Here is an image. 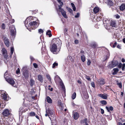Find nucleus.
I'll use <instances>...</instances> for the list:
<instances>
[{
  "label": "nucleus",
  "instance_id": "6",
  "mask_svg": "<svg viewBox=\"0 0 125 125\" xmlns=\"http://www.w3.org/2000/svg\"><path fill=\"white\" fill-rule=\"evenodd\" d=\"M97 81L98 83L100 85H103L105 83L104 79L103 78L98 79Z\"/></svg>",
  "mask_w": 125,
  "mask_h": 125
},
{
  "label": "nucleus",
  "instance_id": "21",
  "mask_svg": "<svg viewBox=\"0 0 125 125\" xmlns=\"http://www.w3.org/2000/svg\"><path fill=\"white\" fill-rule=\"evenodd\" d=\"M108 3V5L111 6H112L114 5V3L112 1L110 0H108L107 1Z\"/></svg>",
  "mask_w": 125,
  "mask_h": 125
},
{
  "label": "nucleus",
  "instance_id": "42",
  "mask_svg": "<svg viewBox=\"0 0 125 125\" xmlns=\"http://www.w3.org/2000/svg\"><path fill=\"white\" fill-rule=\"evenodd\" d=\"M43 30L42 29H40L38 30V32L40 34L43 33Z\"/></svg>",
  "mask_w": 125,
  "mask_h": 125
},
{
  "label": "nucleus",
  "instance_id": "41",
  "mask_svg": "<svg viewBox=\"0 0 125 125\" xmlns=\"http://www.w3.org/2000/svg\"><path fill=\"white\" fill-rule=\"evenodd\" d=\"M33 65L35 68H38V65L36 63H33Z\"/></svg>",
  "mask_w": 125,
  "mask_h": 125
},
{
  "label": "nucleus",
  "instance_id": "44",
  "mask_svg": "<svg viewBox=\"0 0 125 125\" xmlns=\"http://www.w3.org/2000/svg\"><path fill=\"white\" fill-rule=\"evenodd\" d=\"M85 78L89 81H90L91 80V78L89 77L87 75H86Z\"/></svg>",
  "mask_w": 125,
  "mask_h": 125
},
{
  "label": "nucleus",
  "instance_id": "50",
  "mask_svg": "<svg viewBox=\"0 0 125 125\" xmlns=\"http://www.w3.org/2000/svg\"><path fill=\"white\" fill-rule=\"evenodd\" d=\"M67 8H68V10L69 12L70 13H71L72 12L73 10L71 8H68L67 7Z\"/></svg>",
  "mask_w": 125,
  "mask_h": 125
},
{
  "label": "nucleus",
  "instance_id": "18",
  "mask_svg": "<svg viewBox=\"0 0 125 125\" xmlns=\"http://www.w3.org/2000/svg\"><path fill=\"white\" fill-rule=\"evenodd\" d=\"M46 99L48 103L50 104L52 103V100L49 96H47Z\"/></svg>",
  "mask_w": 125,
  "mask_h": 125
},
{
  "label": "nucleus",
  "instance_id": "46",
  "mask_svg": "<svg viewBox=\"0 0 125 125\" xmlns=\"http://www.w3.org/2000/svg\"><path fill=\"white\" fill-rule=\"evenodd\" d=\"M125 63H124L123 64L122 68V70L123 71H124V70L125 68Z\"/></svg>",
  "mask_w": 125,
  "mask_h": 125
},
{
  "label": "nucleus",
  "instance_id": "43",
  "mask_svg": "<svg viewBox=\"0 0 125 125\" xmlns=\"http://www.w3.org/2000/svg\"><path fill=\"white\" fill-rule=\"evenodd\" d=\"M20 70L19 68H18L17 70L16 73L17 74H20Z\"/></svg>",
  "mask_w": 125,
  "mask_h": 125
},
{
  "label": "nucleus",
  "instance_id": "1",
  "mask_svg": "<svg viewBox=\"0 0 125 125\" xmlns=\"http://www.w3.org/2000/svg\"><path fill=\"white\" fill-rule=\"evenodd\" d=\"M53 42L54 43L51 45L50 49L51 51L54 54H57V52H56L57 49V44L59 46H61L62 43L61 41L59 39H53Z\"/></svg>",
  "mask_w": 125,
  "mask_h": 125
},
{
  "label": "nucleus",
  "instance_id": "17",
  "mask_svg": "<svg viewBox=\"0 0 125 125\" xmlns=\"http://www.w3.org/2000/svg\"><path fill=\"white\" fill-rule=\"evenodd\" d=\"M120 9L121 10L123 11L125 9V4H122L120 7Z\"/></svg>",
  "mask_w": 125,
  "mask_h": 125
},
{
  "label": "nucleus",
  "instance_id": "4",
  "mask_svg": "<svg viewBox=\"0 0 125 125\" xmlns=\"http://www.w3.org/2000/svg\"><path fill=\"white\" fill-rule=\"evenodd\" d=\"M6 81L10 85L14 86V85L15 84V82L12 78L10 77Z\"/></svg>",
  "mask_w": 125,
  "mask_h": 125
},
{
  "label": "nucleus",
  "instance_id": "26",
  "mask_svg": "<svg viewBox=\"0 0 125 125\" xmlns=\"http://www.w3.org/2000/svg\"><path fill=\"white\" fill-rule=\"evenodd\" d=\"M34 80L32 79H31L30 80V84L31 86H32L34 84Z\"/></svg>",
  "mask_w": 125,
  "mask_h": 125
},
{
  "label": "nucleus",
  "instance_id": "14",
  "mask_svg": "<svg viewBox=\"0 0 125 125\" xmlns=\"http://www.w3.org/2000/svg\"><path fill=\"white\" fill-rule=\"evenodd\" d=\"M31 105L32 104L30 103L26 104H25L24 105V108L27 107L28 108V109H29L30 111V107Z\"/></svg>",
  "mask_w": 125,
  "mask_h": 125
},
{
  "label": "nucleus",
  "instance_id": "52",
  "mask_svg": "<svg viewBox=\"0 0 125 125\" xmlns=\"http://www.w3.org/2000/svg\"><path fill=\"white\" fill-rule=\"evenodd\" d=\"M68 31V30L66 28H65V30L64 31V34L65 35V34L66 33V34H67Z\"/></svg>",
  "mask_w": 125,
  "mask_h": 125
},
{
  "label": "nucleus",
  "instance_id": "22",
  "mask_svg": "<svg viewBox=\"0 0 125 125\" xmlns=\"http://www.w3.org/2000/svg\"><path fill=\"white\" fill-rule=\"evenodd\" d=\"M35 115V113L33 111L31 112L30 113H29L28 116H34Z\"/></svg>",
  "mask_w": 125,
  "mask_h": 125
},
{
  "label": "nucleus",
  "instance_id": "8",
  "mask_svg": "<svg viewBox=\"0 0 125 125\" xmlns=\"http://www.w3.org/2000/svg\"><path fill=\"white\" fill-rule=\"evenodd\" d=\"M11 75L10 73H8L7 71L4 73V77L6 80L11 77Z\"/></svg>",
  "mask_w": 125,
  "mask_h": 125
},
{
  "label": "nucleus",
  "instance_id": "59",
  "mask_svg": "<svg viewBox=\"0 0 125 125\" xmlns=\"http://www.w3.org/2000/svg\"><path fill=\"white\" fill-rule=\"evenodd\" d=\"M100 110H101V113L102 114H104V110L102 108H101Z\"/></svg>",
  "mask_w": 125,
  "mask_h": 125
},
{
  "label": "nucleus",
  "instance_id": "38",
  "mask_svg": "<svg viewBox=\"0 0 125 125\" xmlns=\"http://www.w3.org/2000/svg\"><path fill=\"white\" fill-rule=\"evenodd\" d=\"M14 51V48L13 47H11L10 49V53L11 55H12Z\"/></svg>",
  "mask_w": 125,
  "mask_h": 125
},
{
  "label": "nucleus",
  "instance_id": "45",
  "mask_svg": "<svg viewBox=\"0 0 125 125\" xmlns=\"http://www.w3.org/2000/svg\"><path fill=\"white\" fill-rule=\"evenodd\" d=\"M30 58L31 59V62H32L35 59L34 58L31 56H30Z\"/></svg>",
  "mask_w": 125,
  "mask_h": 125
},
{
  "label": "nucleus",
  "instance_id": "34",
  "mask_svg": "<svg viewBox=\"0 0 125 125\" xmlns=\"http://www.w3.org/2000/svg\"><path fill=\"white\" fill-rule=\"evenodd\" d=\"M113 62L115 67L117 66L118 65V63L117 61V60L113 61Z\"/></svg>",
  "mask_w": 125,
  "mask_h": 125
},
{
  "label": "nucleus",
  "instance_id": "61",
  "mask_svg": "<svg viewBox=\"0 0 125 125\" xmlns=\"http://www.w3.org/2000/svg\"><path fill=\"white\" fill-rule=\"evenodd\" d=\"M74 42L75 44H77L78 43L79 41L78 40H75Z\"/></svg>",
  "mask_w": 125,
  "mask_h": 125
},
{
  "label": "nucleus",
  "instance_id": "7",
  "mask_svg": "<svg viewBox=\"0 0 125 125\" xmlns=\"http://www.w3.org/2000/svg\"><path fill=\"white\" fill-rule=\"evenodd\" d=\"M22 74L23 78L25 79H27L28 78L29 76V73L27 71L23 72Z\"/></svg>",
  "mask_w": 125,
  "mask_h": 125
},
{
  "label": "nucleus",
  "instance_id": "20",
  "mask_svg": "<svg viewBox=\"0 0 125 125\" xmlns=\"http://www.w3.org/2000/svg\"><path fill=\"white\" fill-rule=\"evenodd\" d=\"M108 66L109 67L111 68L115 67L113 62V61H112L108 65Z\"/></svg>",
  "mask_w": 125,
  "mask_h": 125
},
{
  "label": "nucleus",
  "instance_id": "60",
  "mask_svg": "<svg viewBox=\"0 0 125 125\" xmlns=\"http://www.w3.org/2000/svg\"><path fill=\"white\" fill-rule=\"evenodd\" d=\"M91 84L92 87L94 88L95 87V85L94 82H92L91 83Z\"/></svg>",
  "mask_w": 125,
  "mask_h": 125
},
{
  "label": "nucleus",
  "instance_id": "3",
  "mask_svg": "<svg viewBox=\"0 0 125 125\" xmlns=\"http://www.w3.org/2000/svg\"><path fill=\"white\" fill-rule=\"evenodd\" d=\"M39 24V22H36V21L31 22L29 23L30 26H33V28H32V29H34L38 27Z\"/></svg>",
  "mask_w": 125,
  "mask_h": 125
},
{
  "label": "nucleus",
  "instance_id": "16",
  "mask_svg": "<svg viewBox=\"0 0 125 125\" xmlns=\"http://www.w3.org/2000/svg\"><path fill=\"white\" fill-rule=\"evenodd\" d=\"M105 108L106 109V110H107V111L109 113H110V110L112 111L113 110V107L112 106H110L109 107H109L107 106H106L105 107Z\"/></svg>",
  "mask_w": 125,
  "mask_h": 125
},
{
  "label": "nucleus",
  "instance_id": "48",
  "mask_svg": "<svg viewBox=\"0 0 125 125\" xmlns=\"http://www.w3.org/2000/svg\"><path fill=\"white\" fill-rule=\"evenodd\" d=\"M109 53H108L107 55H106L105 56V57H106V59L105 60H106L108 58H109Z\"/></svg>",
  "mask_w": 125,
  "mask_h": 125
},
{
  "label": "nucleus",
  "instance_id": "35",
  "mask_svg": "<svg viewBox=\"0 0 125 125\" xmlns=\"http://www.w3.org/2000/svg\"><path fill=\"white\" fill-rule=\"evenodd\" d=\"M100 103L102 104L105 105L107 104V102L105 100H102L100 101Z\"/></svg>",
  "mask_w": 125,
  "mask_h": 125
},
{
  "label": "nucleus",
  "instance_id": "12",
  "mask_svg": "<svg viewBox=\"0 0 125 125\" xmlns=\"http://www.w3.org/2000/svg\"><path fill=\"white\" fill-rule=\"evenodd\" d=\"M1 96L2 97L3 99L5 100H7V95L4 92L3 93H1Z\"/></svg>",
  "mask_w": 125,
  "mask_h": 125
},
{
  "label": "nucleus",
  "instance_id": "15",
  "mask_svg": "<svg viewBox=\"0 0 125 125\" xmlns=\"http://www.w3.org/2000/svg\"><path fill=\"white\" fill-rule=\"evenodd\" d=\"M38 80L41 83L43 82V78L42 76L41 75H39L38 76Z\"/></svg>",
  "mask_w": 125,
  "mask_h": 125
},
{
  "label": "nucleus",
  "instance_id": "64",
  "mask_svg": "<svg viewBox=\"0 0 125 125\" xmlns=\"http://www.w3.org/2000/svg\"><path fill=\"white\" fill-rule=\"evenodd\" d=\"M28 23V21L26 19L25 20V22L24 23L25 24V25H27V24Z\"/></svg>",
  "mask_w": 125,
  "mask_h": 125
},
{
  "label": "nucleus",
  "instance_id": "9",
  "mask_svg": "<svg viewBox=\"0 0 125 125\" xmlns=\"http://www.w3.org/2000/svg\"><path fill=\"white\" fill-rule=\"evenodd\" d=\"M73 114V118L75 120L77 119L79 117V114L77 112H74Z\"/></svg>",
  "mask_w": 125,
  "mask_h": 125
},
{
  "label": "nucleus",
  "instance_id": "24",
  "mask_svg": "<svg viewBox=\"0 0 125 125\" xmlns=\"http://www.w3.org/2000/svg\"><path fill=\"white\" fill-rule=\"evenodd\" d=\"M115 22L113 21H111V25L113 27H115L116 26Z\"/></svg>",
  "mask_w": 125,
  "mask_h": 125
},
{
  "label": "nucleus",
  "instance_id": "28",
  "mask_svg": "<svg viewBox=\"0 0 125 125\" xmlns=\"http://www.w3.org/2000/svg\"><path fill=\"white\" fill-rule=\"evenodd\" d=\"M46 112H47L48 114H50L51 115L53 114V112L51 111L50 109H48L47 111H46Z\"/></svg>",
  "mask_w": 125,
  "mask_h": 125
},
{
  "label": "nucleus",
  "instance_id": "33",
  "mask_svg": "<svg viewBox=\"0 0 125 125\" xmlns=\"http://www.w3.org/2000/svg\"><path fill=\"white\" fill-rule=\"evenodd\" d=\"M76 94L75 92H74L72 94V98L73 99H74L76 97Z\"/></svg>",
  "mask_w": 125,
  "mask_h": 125
},
{
  "label": "nucleus",
  "instance_id": "62",
  "mask_svg": "<svg viewBox=\"0 0 125 125\" xmlns=\"http://www.w3.org/2000/svg\"><path fill=\"white\" fill-rule=\"evenodd\" d=\"M122 67V64L121 63H120L118 65V67L119 68H121Z\"/></svg>",
  "mask_w": 125,
  "mask_h": 125
},
{
  "label": "nucleus",
  "instance_id": "13",
  "mask_svg": "<svg viewBox=\"0 0 125 125\" xmlns=\"http://www.w3.org/2000/svg\"><path fill=\"white\" fill-rule=\"evenodd\" d=\"M60 12H61L62 15V16L65 18L67 19L68 18V17L67 16L66 14V12L64 10H61Z\"/></svg>",
  "mask_w": 125,
  "mask_h": 125
},
{
  "label": "nucleus",
  "instance_id": "58",
  "mask_svg": "<svg viewBox=\"0 0 125 125\" xmlns=\"http://www.w3.org/2000/svg\"><path fill=\"white\" fill-rule=\"evenodd\" d=\"M3 56L5 58H6L8 57V56L7 55V53H6L4 54H3Z\"/></svg>",
  "mask_w": 125,
  "mask_h": 125
},
{
  "label": "nucleus",
  "instance_id": "37",
  "mask_svg": "<svg viewBox=\"0 0 125 125\" xmlns=\"http://www.w3.org/2000/svg\"><path fill=\"white\" fill-rule=\"evenodd\" d=\"M21 111H22V113H24L26 111H27L28 110V109H24L23 108L21 109Z\"/></svg>",
  "mask_w": 125,
  "mask_h": 125
},
{
  "label": "nucleus",
  "instance_id": "30",
  "mask_svg": "<svg viewBox=\"0 0 125 125\" xmlns=\"http://www.w3.org/2000/svg\"><path fill=\"white\" fill-rule=\"evenodd\" d=\"M11 35L12 36H14L15 35V31L14 30H11L10 31Z\"/></svg>",
  "mask_w": 125,
  "mask_h": 125
},
{
  "label": "nucleus",
  "instance_id": "11",
  "mask_svg": "<svg viewBox=\"0 0 125 125\" xmlns=\"http://www.w3.org/2000/svg\"><path fill=\"white\" fill-rule=\"evenodd\" d=\"M98 95L103 99H107V94H98Z\"/></svg>",
  "mask_w": 125,
  "mask_h": 125
},
{
  "label": "nucleus",
  "instance_id": "36",
  "mask_svg": "<svg viewBox=\"0 0 125 125\" xmlns=\"http://www.w3.org/2000/svg\"><path fill=\"white\" fill-rule=\"evenodd\" d=\"M1 28L3 30H5V26L4 23H2L1 25Z\"/></svg>",
  "mask_w": 125,
  "mask_h": 125
},
{
  "label": "nucleus",
  "instance_id": "56",
  "mask_svg": "<svg viewBox=\"0 0 125 125\" xmlns=\"http://www.w3.org/2000/svg\"><path fill=\"white\" fill-rule=\"evenodd\" d=\"M80 53L82 55H84V54L85 52L83 51L82 50H81Z\"/></svg>",
  "mask_w": 125,
  "mask_h": 125
},
{
  "label": "nucleus",
  "instance_id": "54",
  "mask_svg": "<svg viewBox=\"0 0 125 125\" xmlns=\"http://www.w3.org/2000/svg\"><path fill=\"white\" fill-rule=\"evenodd\" d=\"M115 16L116 19H119L120 17V16L117 14L115 15Z\"/></svg>",
  "mask_w": 125,
  "mask_h": 125
},
{
  "label": "nucleus",
  "instance_id": "63",
  "mask_svg": "<svg viewBox=\"0 0 125 125\" xmlns=\"http://www.w3.org/2000/svg\"><path fill=\"white\" fill-rule=\"evenodd\" d=\"M117 47L119 49H121L120 46L119 44H118V45H117Z\"/></svg>",
  "mask_w": 125,
  "mask_h": 125
},
{
  "label": "nucleus",
  "instance_id": "10",
  "mask_svg": "<svg viewBox=\"0 0 125 125\" xmlns=\"http://www.w3.org/2000/svg\"><path fill=\"white\" fill-rule=\"evenodd\" d=\"M100 10V8L97 6L95 7L93 10L94 13L96 14Z\"/></svg>",
  "mask_w": 125,
  "mask_h": 125
},
{
  "label": "nucleus",
  "instance_id": "31",
  "mask_svg": "<svg viewBox=\"0 0 125 125\" xmlns=\"http://www.w3.org/2000/svg\"><path fill=\"white\" fill-rule=\"evenodd\" d=\"M58 65V64L57 63L55 62L52 64V68H54L56 66H57Z\"/></svg>",
  "mask_w": 125,
  "mask_h": 125
},
{
  "label": "nucleus",
  "instance_id": "53",
  "mask_svg": "<svg viewBox=\"0 0 125 125\" xmlns=\"http://www.w3.org/2000/svg\"><path fill=\"white\" fill-rule=\"evenodd\" d=\"M80 15L79 13L78 12L76 14V15L75 16V18H77L79 17Z\"/></svg>",
  "mask_w": 125,
  "mask_h": 125
},
{
  "label": "nucleus",
  "instance_id": "51",
  "mask_svg": "<svg viewBox=\"0 0 125 125\" xmlns=\"http://www.w3.org/2000/svg\"><path fill=\"white\" fill-rule=\"evenodd\" d=\"M91 63V62L90 60L88 59V61L87 63V65L89 66L90 65Z\"/></svg>",
  "mask_w": 125,
  "mask_h": 125
},
{
  "label": "nucleus",
  "instance_id": "23",
  "mask_svg": "<svg viewBox=\"0 0 125 125\" xmlns=\"http://www.w3.org/2000/svg\"><path fill=\"white\" fill-rule=\"evenodd\" d=\"M46 34L48 35L49 37H51L52 36V34L51 33V31L50 30H48L46 33Z\"/></svg>",
  "mask_w": 125,
  "mask_h": 125
},
{
  "label": "nucleus",
  "instance_id": "39",
  "mask_svg": "<svg viewBox=\"0 0 125 125\" xmlns=\"http://www.w3.org/2000/svg\"><path fill=\"white\" fill-rule=\"evenodd\" d=\"M91 46L92 48H95L96 47V44L95 43H93L91 45Z\"/></svg>",
  "mask_w": 125,
  "mask_h": 125
},
{
  "label": "nucleus",
  "instance_id": "32",
  "mask_svg": "<svg viewBox=\"0 0 125 125\" xmlns=\"http://www.w3.org/2000/svg\"><path fill=\"white\" fill-rule=\"evenodd\" d=\"M71 5L73 7V11H75L76 10V7L74 5V3H71Z\"/></svg>",
  "mask_w": 125,
  "mask_h": 125
},
{
  "label": "nucleus",
  "instance_id": "49",
  "mask_svg": "<svg viewBox=\"0 0 125 125\" xmlns=\"http://www.w3.org/2000/svg\"><path fill=\"white\" fill-rule=\"evenodd\" d=\"M117 84L118 85L119 87L120 88H121L122 87V85L121 83H117Z\"/></svg>",
  "mask_w": 125,
  "mask_h": 125
},
{
  "label": "nucleus",
  "instance_id": "55",
  "mask_svg": "<svg viewBox=\"0 0 125 125\" xmlns=\"http://www.w3.org/2000/svg\"><path fill=\"white\" fill-rule=\"evenodd\" d=\"M62 89L64 91H65V87L63 83L62 84Z\"/></svg>",
  "mask_w": 125,
  "mask_h": 125
},
{
  "label": "nucleus",
  "instance_id": "57",
  "mask_svg": "<svg viewBox=\"0 0 125 125\" xmlns=\"http://www.w3.org/2000/svg\"><path fill=\"white\" fill-rule=\"evenodd\" d=\"M116 44H117V42H115V43L113 45V47H113V48H115V47L116 46Z\"/></svg>",
  "mask_w": 125,
  "mask_h": 125
},
{
  "label": "nucleus",
  "instance_id": "27",
  "mask_svg": "<svg viewBox=\"0 0 125 125\" xmlns=\"http://www.w3.org/2000/svg\"><path fill=\"white\" fill-rule=\"evenodd\" d=\"M67 58L68 59H69V60H71L72 62H73L74 61L73 59V58L70 55H69L67 57Z\"/></svg>",
  "mask_w": 125,
  "mask_h": 125
},
{
  "label": "nucleus",
  "instance_id": "19",
  "mask_svg": "<svg viewBox=\"0 0 125 125\" xmlns=\"http://www.w3.org/2000/svg\"><path fill=\"white\" fill-rule=\"evenodd\" d=\"M114 72L113 73V75H115L117 74V72L118 71V69L117 68H115L113 69Z\"/></svg>",
  "mask_w": 125,
  "mask_h": 125
},
{
  "label": "nucleus",
  "instance_id": "47",
  "mask_svg": "<svg viewBox=\"0 0 125 125\" xmlns=\"http://www.w3.org/2000/svg\"><path fill=\"white\" fill-rule=\"evenodd\" d=\"M7 51L6 49H2V54H4L6 53Z\"/></svg>",
  "mask_w": 125,
  "mask_h": 125
},
{
  "label": "nucleus",
  "instance_id": "40",
  "mask_svg": "<svg viewBox=\"0 0 125 125\" xmlns=\"http://www.w3.org/2000/svg\"><path fill=\"white\" fill-rule=\"evenodd\" d=\"M46 77H47V79H48V80L50 82L51 81V78L50 77V75H49V74L47 75H46Z\"/></svg>",
  "mask_w": 125,
  "mask_h": 125
},
{
  "label": "nucleus",
  "instance_id": "25",
  "mask_svg": "<svg viewBox=\"0 0 125 125\" xmlns=\"http://www.w3.org/2000/svg\"><path fill=\"white\" fill-rule=\"evenodd\" d=\"M81 59L83 62H85V58L84 55H82L81 56Z\"/></svg>",
  "mask_w": 125,
  "mask_h": 125
},
{
  "label": "nucleus",
  "instance_id": "29",
  "mask_svg": "<svg viewBox=\"0 0 125 125\" xmlns=\"http://www.w3.org/2000/svg\"><path fill=\"white\" fill-rule=\"evenodd\" d=\"M59 4H60V5L58 6V7L59 9L60 10V11H61V10H63L62 9V7L63 5V3H62H62Z\"/></svg>",
  "mask_w": 125,
  "mask_h": 125
},
{
  "label": "nucleus",
  "instance_id": "5",
  "mask_svg": "<svg viewBox=\"0 0 125 125\" xmlns=\"http://www.w3.org/2000/svg\"><path fill=\"white\" fill-rule=\"evenodd\" d=\"M3 36V41H4L5 45L7 47H9V46L10 42L9 39Z\"/></svg>",
  "mask_w": 125,
  "mask_h": 125
},
{
  "label": "nucleus",
  "instance_id": "2",
  "mask_svg": "<svg viewBox=\"0 0 125 125\" xmlns=\"http://www.w3.org/2000/svg\"><path fill=\"white\" fill-rule=\"evenodd\" d=\"M2 116L4 118L9 117L11 115V113L8 109H4L1 114Z\"/></svg>",
  "mask_w": 125,
  "mask_h": 125
}]
</instances>
